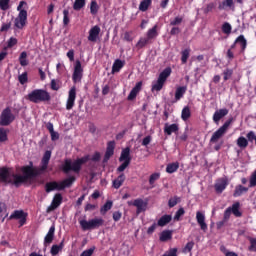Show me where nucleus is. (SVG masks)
<instances>
[{
	"mask_svg": "<svg viewBox=\"0 0 256 256\" xmlns=\"http://www.w3.org/2000/svg\"><path fill=\"white\" fill-rule=\"evenodd\" d=\"M21 172L22 175L13 174V180L11 179L9 168H0V183H3L4 185H15L16 187H21L23 183H27V181H31V179H35V177H39L40 175L39 170L33 167V162H30L29 165L22 166Z\"/></svg>",
	"mask_w": 256,
	"mask_h": 256,
	"instance_id": "nucleus-1",
	"label": "nucleus"
},
{
	"mask_svg": "<svg viewBox=\"0 0 256 256\" xmlns=\"http://www.w3.org/2000/svg\"><path fill=\"white\" fill-rule=\"evenodd\" d=\"M88 161H101V153L95 152L92 157L90 155H85L81 158H77L74 161L67 158L64 160V163L62 164L61 170L66 175L68 173H71V171H73V173H81L83 165H85V163H87Z\"/></svg>",
	"mask_w": 256,
	"mask_h": 256,
	"instance_id": "nucleus-2",
	"label": "nucleus"
},
{
	"mask_svg": "<svg viewBox=\"0 0 256 256\" xmlns=\"http://www.w3.org/2000/svg\"><path fill=\"white\" fill-rule=\"evenodd\" d=\"M30 103H49L51 101V94L45 89H34L26 96Z\"/></svg>",
	"mask_w": 256,
	"mask_h": 256,
	"instance_id": "nucleus-3",
	"label": "nucleus"
},
{
	"mask_svg": "<svg viewBox=\"0 0 256 256\" xmlns=\"http://www.w3.org/2000/svg\"><path fill=\"white\" fill-rule=\"evenodd\" d=\"M79 223L82 231H93V229H99V227H103V225H105V220L103 218H93L89 221L80 220Z\"/></svg>",
	"mask_w": 256,
	"mask_h": 256,
	"instance_id": "nucleus-4",
	"label": "nucleus"
},
{
	"mask_svg": "<svg viewBox=\"0 0 256 256\" xmlns=\"http://www.w3.org/2000/svg\"><path fill=\"white\" fill-rule=\"evenodd\" d=\"M131 159V148H124L119 157V162L122 164L117 168V173H123L131 165Z\"/></svg>",
	"mask_w": 256,
	"mask_h": 256,
	"instance_id": "nucleus-5",
	"label": "nucleus"
},
{
	"mask_svg": "<svg viewBox=\"0 0 256 256\" xmlns=\"http://www.w3.org/2000/svg\"><path fill=\"white\" fill-rule=\"evenodd\" d=\"M235 119L233 117H230L219 129H217L212 137L210 138V143H217L223 135L227 133V130L231 126V123H233Z\"/></svg>",
	"mask_w": 256,
	"mask_h": 256,
	"instance_id": "nucleus-6",
	"label": "nucleus"
},
{
	"mask_svg": "<svg viewBox=\"0 0 256 256\" xmlns=\"http://www.w3.org/2000/svg\"><path fill=\"white\" fill-rule=\"evenodd\" d=\"M170 75H171V67L165 68L159 74L157 82L152 85V91H161V89H163V86L165 85V81H167V78H169Z\"/></svg>",
	"mask_w": 256,
	"mask_h": 256,
	"instance_id": "nucleus-7",
	"label": "nucleus"
},
{
	"mask_svg": "<svg viewBox=\"0 0 256 256\" xmlns=\"http://www.w3.org/2000/svg\"><path fill=\"white\" fill-rule=\"evenodd\" d=\"M15 114L11 111L10 107H6L0 115V125L1 127H9L13 121H15Z\"/></svg>",
	"mask_w": 256,
	"mask_h": 256,
	"instance_id": "nucleus-8",
	"label": "nucleus"
},
{
	"mask_svg": "<svg viewBox=\"0 0 256 256\" xmlns=\"http://www.w3.org/2000/svg\"><path fill=\"white\" fill-rule=\"evenodd\" d=\"M27 25V10H21L18 17L14 20V27L16 29H24Z\"/></svg>",
	"mask_w": 256,
	"mask_h": 256,
	"instance_id": "nucleus-9",
	"label": "nucleus"
},
{
	"mask_svg": "<svg viewBox=\"0 0 256 256\" xmlns=\"http://www.w3.org/2000/svg\"><path fill=\"white\" fill-rule=\"evenodd\" d=\"M81 79H83V67L81 66V61L76 60L74 72L72 75V81H74V83H79Z\"/></svg>",
	"mask_w": 256,
	"mask_h": 256,
	"instance_id": "nucleus-10",
	"label": "nucleus"
},
{
	"mask_svg": "<svg viewBox=\"0 0 256 256\" xmlns=\"http://www.w3.org/2000/svg\"><path fill=\"white\" fill-rule=\"evenodd\" d=\"M10 220L16 219L19 220L20 227H23L27 223V213L23 210H15L10 216Z\"/></svg>",
	"mask_w": 256,
	"mask_h": 256,
	"instance_id": "nucleus-11",
	"label": "nucleus"
},
{
	"mask_svg": "<svg viewBox=\"0 0 256 256\" xmlns=\"http://www.w3.org/2000/svg\"><path fill=\"white\" fill-rule=\"evenodd\" d=\"M75 99H77V88L73 86L68 93V99L66 102V109L67 111H71L73 107H75Z\"/></svg>",
	"mask_w": 256,
	"mask_h": 256,
	"instance_id": "nucleus-12",
	"label": "nucleus"
},
{
	"mask_svg": "<svg viewBox=\"0 0 256 256\" xmlns=\"http://www.w3.org/2000/svg\"><path fill=\"white\" fill-rule=\"evenodd\" d=\"M61 203H63V195H61V193H56L46 212L51 213V211H55V209H58V207L61 206Z\"/></svg>",
	"mask_w": 256,
	"mask_h": 256,
	"instance_id": "nucleus-13",
	"label": "nucleus"
},
{
	"mask_svg": "<svg viewBox=\"0 0 256 256\" xmlns=\"http://www.w3.org/2000/svg\"><path fill=\"white\" fill-rule=\"evenodd\" d=\"M114 154H115V141H109L107 143V148H106L103 162L107 163V161H109Z\"/></svg>",
	"mask_w": 256,
	"mask_h": 256,
	"instance_id": "nucleus-14",
	"label": "nucleus"
},
{
	"mask_svg": "<svg viewBox=\"0 0 256 256\" xmlns=\"http://www.w3.org/2000/svg\"><path fill=\"white\" fill-rule=\"evenodd\" d=\"M229 115V109L222 108L219 110H216L213 114V121L216 125H219V121L223 119V117H227Z\"/></svg>",
	"mask_w": 256,
	"mask_h": 256,
	"instance_id": "nucleus-15",
	"label": "nucleus"
},
{
	"mask_svg": "<svg viewBox=\"0 0 256 256\" xmlns=\"http://www.w3.org/2000/svg\"><path fill=\"white\" fill-rule=\"evenodd\" d=\"M99 33H101V27L98 25L92 27L89 30L88 41H91V43H96L97 39H99Z\"/></svg>",
	"mask_w": 256,
	"mask_h": 256,
	"instance_id": "nucleus-16",
	"label": "nucleus"
},
{
	"mask_svg": "<svg viewBox=\"0 0 256 256\" xmlns=\"http://www.w3.org/2000/svg\"><path fill=\"white\" fill-rule=\"evenodd\" d=\"M49 161H51V151L47 150L42 157L40 171H47Z\"/></svg>",
	"mask_w": 256,
	"mask_h": 256,
	"instance_id": "nucleus-17",
	"label": "nucleus"
},
{
	"mask_svg": "<svg viewBox=\"0 0 256 256\" xmlns=\"http://www.w3.org/2000/svg\"><path fill=\"white\" fill-rule=\"evenodd\" d=\"M229 185V183L227 182V179L225 178H222L220 180H218L215 185H214V188H215V191L216 193L218 194H221L223 193V191L225 189H227V186Z\"/></svg>",
	"mask_w": 256,
	"mask_h": 256,
	"instance_id": "nucleus-18",
	"label": "nucleus"
},
{
	"mask_svg": "<svg viewBox=\"0 0 256 256\" xmlns=\"http://www.w3.org/2000/svg\"><path fill=\"white\" fill-rule=\"evenodd\" d=\"M54 239H55V225H52L49 228V231L44 238V245L46 247H47V245H51V243H53Z\"/></svg>",
	"mask_w": 256,
	"mask_h": 256,
	"instance_id": "nucleus-19",
	"label": "nucleus"
},
{
	"mask_svg": "<svg viewBox=\"0 0 256 256\" xmlns=\"http://www.w3.org/2000/svg\"><path fill=\"white\" fill-rule=\"evenodd\" d=\"M179 132V124H168L166 123L164 126V133L165 135H173V133Z\"/></svg>",
	"mask_w": 256,
	"mask_h": 256,
	"instance_id": "nucleus-20",
	"label": "nucleus"
},
{
	"mask_svg": "<svg viewBox=\"0 0 256 256\" xmlns=\"http://www.w3.org/2000/svg\"><path fill=\"white\" fill-rule=\"evenodd\" d=\"M128 205H133L134 207H136L137 213H141V211H145V207H146L145 202L141 198H138V199L134 200L133 202L129 201Z\"/></svg>",
	"mask_w": 256,
	"mask_h": 256,
	"instance_id": "nucleus-21",
	"label": "nucleus"
},
{
	"mask_svg": "<svg viewBox=\"0 0 256 256\" xmlns=\"http://www.w3.org/2000/svg\"><path fill=\"white\" fill-rule=\"evenodd\" d=\"M61 184L57 181L47 182L45 184V191L46 193H51V191H61Z\"/></svg>",
	"mask_w": 256,
	"mask_h": 256,
	"instance_id": "nucleus-22",
	"label": "nucleus"
},
{
	"mask_svg": "<svg viewBox=\"0 0 256 256\" xmlns=\"http://www.w3.org/2000/svg\"><path fill=\"white\" fill-rule=\"evenodd\" d=\"M196 220H197L198 225H200V229L202 231H206L207 230V223H205V214L198 211L196 213Z\"/></svg>",
	"mask_w": 256,
	"mask_h": 256,
	"instance_id": "nucleus-23",
	"label": "nucleus"
},
{
	"mask_svg": "<svg viewBox=\"0 0 256 256\" xmlns=\"http://www.w3.org/2000/svg\"><path fill=\"white\" fill-rule=\"evenodd\" d=\"M76 181L75 176H70L66 179H64L63 181L60 182V190L63 191L69 187H71V185H73V182Z\"/></svg>",
	"mask_w": 256,
	"mask_h": 256,
	"instance_id": "nucleus-24",
	"label": "nucleus"
},
{
	"mask_svg": "<svg viewBox=\"0 0 256 256\" xmlns=\"http://www.w3.org/2000/svg\"><path fill=\"white\" fill-rule=\"evenodd\" d=\"M157 25H154L153 28L149 29L146 33V38L150 43H152L153 39H157L159 36V32H157Z\"/></svg>",
	"mask_w": 256,
	"mask_h": 256,
	"instance_id": "nucleus-25",
	"label": "nucleus"
},
{
	"mask_svg": "<svg viewBox=\"0 0 256 256\" xmlns=\"http://www.w3.org/2000/svg\"><path fill=\"white\" fill-rule=\"evenodd\" d=\"M173 220V216L169 214L163 215L157 222L158 227H165L166 225H169L171 221Z\"/></svg>",
	"mask_w": 256,
	"mask_h": 256,
	"instance_id": "nucleus-26",
	"label": "nucleus"
},
{
	"mask_svg": "<svg viewBox=\"0 0 256 256\" xmlns=\"http://www.w3.org/2000/svg\"><path fill=\"white\" fill-rule=\"evenodd\" d=\"M125 179V174L121 173L116 179L113 180L112 187L114 189H119L123 185V183H125Z\"/></svg>",
	"mask_w": 256,
	"mask_h": 256,
	"instance_id": "nucleus-27",
	"label": "nucleus"
},
{
	"mask_svg": "<svg viewBox=\"0 0 256 256\" xmlns=\"http://www.w3.org/2000/svg\"><path fill=\"white\" fill-rule=\"evenodd\" d=\"M159 239L162 243L170 241V239H173V232L171 230H163L160 233Z\"/></svg>",
	"mask_w": 256,
	"mask_h": 256,
	"instance_id": "nucleus-28",
	"label": "nucleus"
},
{
	"mask_svg": "<svg viewBox=\"0 0 256 256\" xmlns=\"http://www.w3.org/2000/svg\"><path fill=\"white\" fill-rule=\"evenodd\" d=\"M122 67H125V61L121 59H116L112 65V73H119Z\"/></svg>",
	"mask_w": 256,
	"mask_h": 256,
	"instance_id": "nucleus-29",
	"label": "nucleus"
},
{
	"mask_svg": "<svg viewBox=\"0 0 256 256\" xmlns=\"http://www.w3.org/2000/svg\"><path fill=\"white\" fill-rule=\"evenodd\" d=\"M185 93H187L186 86L178 87L175 92V101H181V99H183V95H185Z\"/></svg>",
	"mask_w": 256,
	"mask_h": 256,
	"instance_id": "nucleus-30",
	"label": "nucleus"
},
{
	"mask_svg": "<svg viewBox=\"0 0 256 256\" xmlns=\"http://www.w3.org/2000/svg\"><path fill=\"white\" fill-rule=\"evenodd\" d=\"M235 43H238L241 47V53H245V49H247V39H245L244 35H240L236 38Z\"/></svg>",
	"mask_w": 256,
	"mask_h": 256,
	"instance_id": "nucleus-31",
	"label": "nucleus"
},
{
	"mask_svg": "<svg viewBox=\"0 0 256 256\" xmlns=\"http://www.w3.org/2000/svg\"><path fill=\"white\" fill-rule=\"evenodd\" d=\"M247 191H249L248 187H245L243 185H237L235 187L233 197H241V195H243V193H247Z\"/></svg>",
	"mask_w": 256,
	"mask_h": 256,
	"instance_id": "nucleus-32",
	"label": "nucleus"
},
{
	"mask_svg": "<svg viewBox=\"0 0 256 256\" xmlns=\"http://www.w3.org/2000/svg\"><path fill=\"white\" fill-rule=\"evenodd\" d=\"M149 43H151V42L149 41V39L147 37H140V39L136 43L135 47L139 51L140 49L147 47V45H149Z\"/></svg>",
	"mask_w": 256,
	"mask_h": 256,
	"instance_id": "nucleus-33",
	"label": "nucleus"
},
{
	"mask_svg": "<svg viewBox=\"0 0 256 256\" xmlns=\"http://www.w3.org/2000/svg\"><path fill=\"white\" fill-rule=\"evenodd\" d=\"M239 207H241V203L239 202H235L232 207H230L234 217H243V213L239 211Z\"/></svg>",
	"mask_w": 256,
	"mask_h": 256,
	"instance_id": "nucleus-34",
	"label": "nucleus"
},
{
	"mask_svg": "<svg viewBox=\"0 0 256 256\" xmlns=\"http://www.w3.org/2000/svg\"><path fill=\"white\" fill-rule=\"evenodd\" d=\"M227 7L229 9L235 7V3L233 2V0H224L221 4H219L218 9H220V11H223L227 9Z\"/></svg>",
	"mask_w": 256,
	"mask_h": 256,
	"instance_id": "nucleus-35",
	"label": "nucleus"
},
{
	"mask_svg": "<svg viewBox=\"0 0 256 256\" xmlns=\"http://www.w3.org/2000/svg\"><path fill=\"white\" fill-rule=\"evenodd\" d=\"M237 146L240 148V149H247V147H249V141L247 140V138L243 137V136H240L237 141Z\"/></svg>",
	"mask_w": 256,
	"mask_h": 256,
	"instance_id": "nucleus-36",
	"label": "nucleus"
},
{
	"mask_svg": "<svg viewBox=\"0 0 256 256\" xmlns=\"http://www.w3.org/2000/svg\"><path fill=\"white\" fill-rule=\"evenodd\" d=\"M178 170H179V162L169 163L166 166V173L173 174V173H176V171Z\"/></svg>",
	"mask_w": 256,
	"mask_h": 256,
	"instance_id": "nucleus-37",
	"label": "nucleus"
},
{
	"mask_svg": "<svg viewBox=\"0 0 256 256\" xmlns=\"http://www.w3.org/2000/svg\"><path fill=\"white\" fill-rule=\"evenodd\" d=\"M190 117H191V108H189V106H185L182 109L181 119L182 121H188Z\"/></svg>",
	"mask_w": 256,
	"mask_h": 256,
	"instance_id": "nucleus-38",
	"label": "nucleus"
},
{
	"mask_svg": "<svg viewBox=\"0 0 256 256\" xmlns=\"http://www.w3.org/2000/svg\"><path fill=\"white\" fill-rule=\"evenodd\" d=\"M113 208V201L108 200L101 208H100V213L101 215H105L107 211H111Z\"/></svg>",
	"mask_w": 256,
	"mask_h": 256,
	"instance_id": "nucleus-39",
	"label": "nucleus"
},
{
	"mask_svg": "<svg viewBox=\"0 0 256 256\" xmlns=\"http://www.w3.org/2000/svg\"><path fill=\"white\" fill-rule=\"evenodd\" d=\"M19 63L21 67H27L29 65V61H27V52H21L19 56Z\"/></svg>",
	"mask_w": 256,
	"mask_h": 256,
	"instance_id": "nucleus-40",
	"label": "nucleus"
},
{
	"mask_svg": "<svg viewBox=\"0 0 256 256\" xmlns=\"http://www.w3.org/2000/svg\"><path fill=\"white\" fill-rule=\"evenodd\" d=\"M159 179H161V173L155 172V173L151 174L149 177V185L154 187L155 181H159Z\"/></svg>",
	"mask_w": 256,
	"mask_h": 256,
	"instance_id": "nucleus-41",
	"label": "nucleus"
},
{
	"mask_svg": "<svg viewBox=\"0 0 256 256\" xmlns=\"http://www.w3.org/2000/svg\"><path fill=\"white\" fill-rule=\"evenodd\" d=\"M189 55H191V49H185L181 52L182 65H185V63H187V59H189Z\"/></svg>",
	"mask_w": 256,
	"mask_h": 256,
	"instance_id": "nucleus-42",
	"label": "nucleus"
},
{
	"mask_svg": "<svg viewBox=\"0 0 256 256\" xmlns=\"http://www.w3.org/2000/svg\"><path fill=\"white\" fill-rule=\"evenodd\" d=\"M85 7V0H75L73 4L74 11H81Z\"/></svg>",
	"mask_w": 256,
	"mask_h": 256,
	"instance_id": "nucleus-43",
	"label": "nucleus"
},
{
	"mask_svg": "<svg viewBox=\"0 0 256 256\" xmlns=\"http://www.w3.org/2000/svg\"><path fill=\"white\" fill-rule=\"evenodd\" d=\"M99 12V5L97 4V1L93 0L90 4V13L91 15H97Z\"/></svg>",
	"mask_w": 256,
	"mask_h": 256,
	"instance_id": "nucleus-44",
	"label": "nucleus"
},
{
	"mask_svg": "<svg viewBox=\"0 0 256 256\" xmlns=\"http://www.w3.org/2000/svg\"><path fill=\"white\" fill-rule=\"evenodd\" d=\"M18 81L20 85H25L29 81V75L27 72H24L18 76Z\"/></svg>",
	"mask_w": 256,
	"mask_h": 256,
	"instance_id": "nucleus-45",
	"label": "nucleus"
},
{
	"mask_svg": "<svg viewBox=\"0 0 256 256\" xmlns=\"http://www.w3.org/2000/svg\"><path fill=\"white\" fill-rule=\"evenodd\" d=\"M52 91H59L61 89V82L59 80L52 79L50 82Z\"/></svg>",
	"mask_w": 256,
	"mask_h": 256,
	"instance_id": "nucleus-46",
	"label": "nucleus"
},
{
	"mask_svg": "<svg viewBox=\"0 0 256 256\" xmlns=\"http://www.w3.org/2000/svg\"><path fill=\"white\" fill-rule=\"evenodd\" d=\"M248 241L250 243V246L248 247V251H252L256 253V238L249 236Z\"/></svg>",
	"mask_w": 256,
	"mask_h": 256,
	"instance_id": "nucleus-47",
	"label": "nucleus"
},
{
	"mask_svg": "<svg viewBox=\"0 0 256 256\" xmlns=\"http://www.w3.org/2000/svg\"><path fill=\"white\" fill-rule=\"evenodd\" d=\"M150 5H151V0H143L139 5V10L145 12L147 11V9H149Z\"/></svg>",
	"mask_w": 256,
	"mask_h": 256,
	"instance_id": "nucleus-48",
	"label": "nucleus"
},
{
	"mask_svg": "<svg viewBox=\"0 0 256 256\" xmlns=\"http://www.w3.org/2000/svg\"><path fill=\"white\" fill-rule=\"evenodd\" d=\"M71 23V19L69 18V10L65 9L63 10V25L64 27H67Z\"/></svg>",
	"mask_w": 256,
	"mask_h": 256,
	"instance_id": "nucleus-49",
	"label": "nucleus"
},
{
	"mask_svg": "<svg viewBox=\"0 0 256 256\" xmlns=\"http://www.w3.org/2000/svg\"><path fill=\"white\" fill-rule=\"evenodd\" d=\"M233 28L231 27V24L229 22H225L223 25H222V32L225 34V35H231V30Z\"/></svg>",
	"mask_w": 256,
	"mask_h": 256,
	"instance_id": "nucleus-50",
	"label": "nucleus"
},
{
	"mask_svg": "<svg viewBox=\"0 0 256 256\" xmlns=\"http://www.w3.org/2000/svg\"><path fill=\"white\" fill-rule=\"evenodd\" d=\"M181 23H183V17L176 16L173 20L170 21V26L177 27V25H181Z\"/></svg>",
	"mask_w": 256,
	"mask_h": 256,
	"instance_id": "nucleus-51",
	"label": "nucleus"
},
{
	"mask_svg": "<svg viewBox=\"0 0 256 256\" xmlns=\"http://www.w3.org/2000/svg\"><path fill=\"white\" fill-rule=\"evenodd\" d=\"M185 215V209L183 207L179 208L178 211H176L174 216V221H180L181 217Z\"/></svg>",
	"mask_w": 256,
	"mask_h": 256,
	"instance_id": "nucleus-52",
	"label": "nucleus"
},
{
	"mask_svg": "<svg viewBox=\"0 0 256 256\" xmlns=\"http://www.w3.org/2000/svg\"><path fill=\"white\" fill-rule=\"evenodd\" d=\"M124 41H127L128 43L133 42V39H135V37H133V31H126L124 33Z\"/></svg>",
	"mask_w": 256,
	"mask_h": 256,
	"instance_id": "nucleus-53",
	"label": "nucleus"
},
{
	"mask_svg": "<svg viewBox=\"0 0 256 256\" xmlns=\"http://www.w3.org/2000/svg\"><path fill=\"white\" fill-rule=\"evenodd\" d=\"M193 247H195V242H188L183 249V253H191V251H193Z\"/></svg>",
	"mask_w": 256,
	"mask_h": 256,
	"instance_id": "nucleus-54",
	"label": "nucleus"
},
{
	"mask_svg": "<svg viewBox=\"0 0 256 256\" xmlns=\"http://www.w3.org/2000/svg\"><path fill=\"white\" fill-rule=\"evenodd\" d=\"M179 201H180V198L178 196H174L173 198L169 199L168 206L170 207V209H172V207H175V205H177Z\"/></svg>",
	"mask_w": 256,
	"mask_h": 256,
	"instance_id": "nucleus-55",
	"label": "nucleus"
},
{
	"mask_svg": "<svg viewBox=\"0 0 256 256\" xmlns=\"http://www.w3.org/2000/svg\"><path fill=\"white\" fill-rule=\"evenodd\" d=\"M223 75H224V81H229V79L233 77V69L227 68L226 70H224Z\"/></svg>",
	"mask_w": 256,
	"mask_h": 256,
	"instance_id": "nucleus-56",
	"label": "nucleus"
},
{
	"mask_svg": "<svg viewBox=\"0 0 256 256\" xmlns=\"http://www.w3.org/2000/svg\"><path fill=\"white\" fill-rule=\"evenodd\" d=\"M95 249H96V247L92 246L91 248L84 250L80 254V256H93V253H95Z\"/></svg>",
	"mask_w": 256,
	"mask_h": 256,
	"instance_id": "nucleus-57",
	"label": "nucleus"
},
{
	"mask_svg": "<svg viewBox=\"0 0 256 256\" xmlns=\"http://www.w3.org/2000/svg\"><path fill=\"white\" fill-rule=\"evenodd\" d=\"M249 187H256V170L250 176Z\"/></svg>",
	"mask_w": 256,
	"mask_h": 256,
	"instance_id": "nucleus-58",
	"label": "nucleus"
},
{
	"mask_svg": "<svg viewBox=\"0 0 256 256\" xmlns=\"http://www.w3.org/2000/svg\"><path fill=\"white\" fill-rule=\"evenodd\" d=\"M9 1L10 0H0L1 11H7V9H9Z\"/></svg>",
	"mask_w": 256,
	"mask_h": 256,
	"instance_id": "nucleus-59",
	"label": "nucleus"
},
{
	"mask_svg": "<svg viewBox=\"0 0 256 256\" xmlns=\"http://www.w3.org/2000/svg\"><path fill=\"white\" fill-rule=\"evenodd\" d=\"M246 137L249 143H253V141L256 142V134L253 131L248 132Z\"/></svg>",
	"mask_w": 256,
	"mask_h": 256,
	"instance_id": "nucleus-60",
	"label": "nucleus"
},
{
	"mask_svg": "<svg viewBox=\"0 0 256 256\" xmlns=\"http://www.w3.org/2000/svg\"><path fill=\"white\" fill-rule=\"evenodd\" d=\"M60 251H61V250L59 249L58 245H57V244H54V245H52V247H51L50 253H51L52 256H56V255H59V252H60Z\"/></svg>",
	"mask_w": 256,
	"mask_h": 256,
	"instance_id": "nucleus-61",
	"label": "nucleus"
},
{
	"mask_svg": "<svg viewBox=\"0 0 256 256\" xmlns=\"http://www.w3.org/2000/svg\"><path fill=\"white\" fill-rule=\"evenodd\" d=\"M7 141V132L3 129H0V143Z\"/></svg>",
	"mask_w": 256,
	"mask_h": 256,
	"instance_id": "nucleus-62",
	"label": "nucleus"
},
{
	"mask_svg": "<svg viewBox=\"0 0 256 256\" xmlns=\"http://www.w3.org/2000/svg\"><path fill=\"white\" fill-rule=\"evenodd\" d=\"M8 29H11V22L3 23L1 26V33H5Z\"/></svg>",
	"mask_w": 256,
	"mask_h": 256,
	"instance_id": "nucleus-63",
	"label": "nucleus"
},
{
	"mask_svg": "<svg viewBox=\"0 0 256 256\" xmlns=\"http://www.w3.org/2000/svg\"><path fill=\"white\" fill-rule=\"evenodd\" d=\"M231 217V207H228L225 211H224V221H228V219H230Z\"/></svg>",
	"mask_w": 256,
	"mask_h": 256,
	"instance_id": "nucleus-64",
	"label": "nucleus"
}]
</instances>
